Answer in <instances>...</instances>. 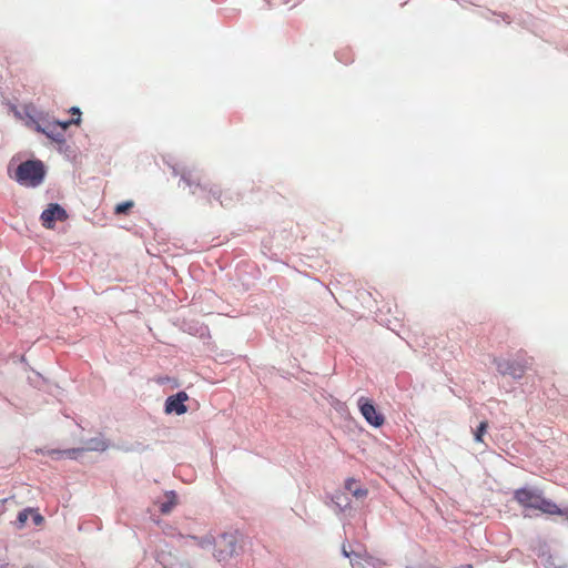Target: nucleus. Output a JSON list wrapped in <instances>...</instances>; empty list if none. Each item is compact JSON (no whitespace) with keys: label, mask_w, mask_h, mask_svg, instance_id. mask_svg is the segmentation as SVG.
<instances>
[{"label":"nucleus","mask_w":568,"mask_h":568,"mask_svg":"<svg viewBox=\"0 0 568 568\" xmlns=\"http://www.w3.org/2000/svg\"><path fill=\"white\" fill-rule=\"evenodd\" d=\"M44 166L40 161L22 162L16 171V179L26 186H38L44 179Z\"/></svg>","instance_id":"f257e3e1"},{"label":"nucleus","mask_w":568,"mask_h":568,"mask_svg":"<svg viewBox=\"0 0 568 568\" xmlns=\"http://www.w3.org/2000/svg\"><path fill=\"white\" fill-rule=\"evenodd\" d=\"M358 408L369 425L374 427H381L384 424L385 417L376 409L371 399L361 397L358 399Z\"/></svg>","instance_id":"f03ea898"},{"label":"nucleus","mask_w":568,"mask_h":568,"mask_svg":"<svg viewBox=\"0 0 568 568\" xmlns=\"http://www.w3.org/2000/svg\"><path fill=\"white\" fill-rule=\"evenodd\" d=\"M495 364L501 375H509L514 379L523 378L527 369V365L518 361L495 359Z\"/></svg>","instance_id":"7ed1b4c3"},{"label":"nucleus","mask_w":568,"mask_h":568,"mask_svg":"<svg viewBox=\"0 0 568 568\" xmlns=\"http://www.w3.org/2000/svg\"><path fill=\"white\" fill-rule=\"evenodd\" d=\"M67 219L65 210L57 203L49 204L40 216L41 223L45 229H53L55 221H65Z\"/></svg>","instance_id":"20e7f679"},{"label":"nucleus","mask_w":568,"mask_h":568,"mask_svg":"<svg viewBox=\"0 0 568 568\" xmlns=\"http://www.w3.org/2000/svg\"><path fill=\"white\" fill-rule=\"evenodd\" d=\"M189 399V396L185 392H180L176 395L170 396L165 400V413L172 414L175 413L178 415H182L187 412V407L185 406V402Z\"/></svg>","instance_id":"39448f33"},{"label":"nucleus","mask_w":568,"mask_h":568,"mask_svg":"<svg viewBox=\"0 0 568 568\" xmlns=\"http://www.w3.org/2000/svg\"><path fill=\"white\" fill-rule=\"evenodd\" d=\"M540 497L541 494L528 488H520L514 493L515 500L525 508L535 509V505H538Z\"/></svg>","instance_id":"423d86ee"},{"label":"nucleus","mask_w":568,"mask_h":568,"mask_svg":"<svg viewBox=\"0 0 568 568\" xmlns=\"http://www.w3.org/2000/svg\"><path fill=\"white\" fill-rule=\"evenodd\" d=\"M343 554L351 559L353 568H376L375 559L366 554L347 551L345 546H343Z\"/></svg>","instance_id":"0eeeda50"},{"label":"nucleus","mask_w":568,"mask_h":568,"mask_svg":"<svg viewBox=\"0 0 568 568\" xmlns=\"http://www.w3.org/2000/svg\"><path fill=\"white\" fill-rule=\"evenodd\" d=\"M535 509L540 510L548 515H558L568 519V507H559L554 501L545 498L542 495L539 499L538 505H535Z\"/></svg>","instance_id":"6e6552de"},{"label":"nucleus","mask_w":568,"mask_h":568,"mask_svg":"<svg viewBox=\"0 0 568 568\" xmlns=\"http://www.w3.org/2000/svg\"><path fill=\"white\" fill-rule=\"evenodd\" d=\"M59 123L60 121L49 123L47 126L42 128L40 124H37V130L43 134H45L48 138L60 142L63 141V133L64 131H61Z\"/></svg>","instance_id":"1a4fd4ad"},{"label":"nucleus","mask_w":568,"mask_h":568,"mask_svg":"<svg viewBox=\"0 0 568 568\" xmlns=\"http://www.w3.org/2000/svg\"><path fill=\"white\" fill-rule=\"evenodd\" d=\"M345 489L349 491L355 498L363 499L367 496V488L363 487L356 479L347 478L344 485Z\"/></svg>","instance_id":"9d476101"},{"label":"nucleus","mask_w":568,"mask_h":568,"mask_svg":"<svg viewBox=\"0 0 568 568\" xmlns=\"http://www.w3.org/2000/svg\"><path fill=\"white\" fill-rule=\"evenodd\" d=\"M224 546V549L220 548L217 550V558L220 561L225 560L227 556H232L235 552L236 545L232 537H224L221 541V546Z\"/></svg>","instance_id":"9b49d317"},{"label":"nucleus","mask_w":568,"mask_h":568,"mask_svg":"<svg viewBox=\"0 0 568 568\" xmlns=\"http://www.w3.org/2000/svg\"><path fill=\"white\" fill-rule=\"evenodd\" d=\"M38 452L43 454V455H49L51 457H57V458H62V457L75 458L77 454L80 452V449H74V448L73 449H63V450H59V449H51V450L39 449Z\"/></svg>","instance_id":"f8f14e48"},{"label":"nucleus","mask_w":568,"mask_h":568,"mask_svg":"<svg viewBox=\"0 0 568 568\" xmlns=\"http://www.w3.org/2000/svg\"><path fill=\"white\" fill-rule=\"evenodd\" d=\"M165 497L168 500L162 503L160 506V511L164 515L170 514L178 504V497L174 491L166 493Z\"/></svg>","instance_id":"ddd939ff"},{"label":"nucleus","mask_w":568,"mask_h":568,"mask_svg":"<svg viewBox=\"0 0 568 568\" xmlns=\"http://www.w3.org/2000/svg\"><path fill=\"white\" fill-rule=\"evenodd\" d=\"M70 113L73 114V115H77V118H73L69 121H64L62 123H59V126L61 129V131H65L71 124H75V125H79L80 122H81V111L79 108L77 106H72L70 109Z\"/></svg>","instance_id":"4468645a"},{"label":"nucleus","mask_w":568,"mask_h":568,"mask_svg":"<svg viewBox=\"0 0 568 568\" xmlns=\"http://www.w3.org/2000/svg\"><path fill=\"white\" fill-rule=\"evenodd\" d=\"M133 205L134 203L132 201L119 203L114 209V213L118 215L125 214L133 207Z\"/></svg>","instance_id":"2eb2a0df"},{"label":"nucleus","mask_w":568,"mask_h":568,"mask_svg":"<svg viewBox=\"0 0 568 568\" xmlns=\"http://www.w3.org/2000/svg\"><path fill=\"white\" fill-rule=\"evenodd\" d=\"M488 428V423L486 420L481 422L479 426L477 427V430L475 432V439L476 442L481 443L483 436L486 434Z\"/></svg>","instance_id":"dca6fc26"},{"label":"nucleus","mask_w":568,"mask_h":568,"mask_svg":"<svg viewBox=\"0 0 568 568\" xmlns=\"http://www.w3.org/2000/svg\"><path fill=\"white\" fill-rule=\"evenodd\" d=\"M30 511H31L30 509H24V510L19 513L18 521H19L20 526H23L27 523V520L29 518V513Z\"/></svg>","instance_id":"f3484780"},{"label":"nucleus","mask_w":568,"mask_h":568,"mask_svg":"<svg viewBox=\"0 0 568 568\" xmlns=\"http://www.w3.org/2000/svg\"><path fill=\"white\" fill-rule=\"evenodd\" d=\"M182 180L185 182L186 185L192 186L193 180H192L191 175L190 176L183 175Z\"/></svg>","instance_id":"a211bd4d"},{"label":"nucleus","mask_w":568,"mask_h":568,"mask_svg":"<svg viewBox=\"0 0 568 568\" xmlns=\"http://www.w3.org/2000/svg\"><path fill=\"white\" fill-rule=\"evenodd\" d=\"M33 519L36 525H40L43 521V517L40 514H36Z\"/></svg>","instance_id":"6ab92c4d"},{"label":"nucleus","mask_w":568,"mask_h":568,"mask_svg":"<svg viewBox=\"0 0 568 568\" xmlns=\"http://www.w3.org/2000/svg\"><path fill=\"white\" fill-rule=\"evenodd\" d=\"M214 195H220V191L210 190Z\"/></svg>","instance_id":"aec40b11"}]
</instances>
